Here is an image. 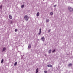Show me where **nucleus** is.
Returning <instances> with one entry per match:
<instances>
[{
	"label": "nucleus",
	"instance_id": "nucleus-8",
	"mask_svg": "<svg viewBox=\"0 0 73 73\" xmlns=\"http://www.w3.org/2000/svg\"><path fill=\"white\" fill-rule=\"evenodd\" d=\"M41 28L39 29V33H38L39 35H40L41 34Z\"/></svg>",
	"mask_w": 73,
	"mask_h": 73
},
{
	"label": "nucleus",
	"instance_id": "nucleus-15",
	"mask_svg": "<svg viewBox=\"0 0 73 73\" xmlns=\"http://www.w3.org/2000/svg\"><path fill=\"white\" fill-rule=\"evenodd\" d=\"M24 7V5H23L22 6H21V8H23Z\"/></svg>",
	"mask_w": 73,
	"mask_h": 73
},
{
	"label": "nucleus",
	"instance_id": "nucleus-1",
	"mask_svg": "<svg viewBox=\"0 0 73 73\" xmlns=\"http://www.w3.org/2000/svg\"><path fill=\"white\" fill-rule=\"evenodd\" d=\"M29 19V17L27 15H26L24 16V19L25 20V21H27L28 20V19Z\"/></svg>",
	"mask_w": 73,
	"mask_h": 73
},
{
	"label": "nucleus",
	"instance_id": "nucleus-9",
	"mask_svg": "<svg viewBox=\"0 0 73 73\" xmlns=\"http://www.w3.org/2000/svg\"><path fill=\"white\" fill-rule=\"evenodd\" d=\"M39 15H40V13H39V12H38L36 14V16H37V17H38Z\"/></svg>",
	"mask_w": 73,
	"mask_h": 73
},
{
	"label": "nucleus",
	"instance_id": "nucleus-13",
	"mask_svg": "<svg viewBox=\"0 0 73 73\" xmlns=\"http://www.w3.org/2000/svg\"><path fill=\"white\" fill-rule=\"evenodd\" d=\"M72 64L71 63L69 64H68V66H72Z\"/></svg>",
	"mask_w": 73,
	"mask_h": 73
},
{
	"label": "nucleus",
	"instance_id": "nucleus-19",
	"mask_svg": "<svg viewBox=\"0 0 73 73\" xmlns=\"http://www.w3.org/2000/svg\"><path fill=\"white\" fill-rule=\"evenodd\" d=\"M15 32H17V29H16L15 30Z\"/></svg>",
	"mask_w": 73,
	"mask_h": 73
},
{
	"label": "nucleus",
	"instance_id": "nucleus-11",
	"mask_svg": "<svg viewBox=\"0 0 73 73\" xmlns=\"http://www.w3.org/2000/svg\"><path fill=\"white\" fill-rule=\"evenodd\" d=\"M52 52V50L50 49L48 50V53L49 54L50 53Z\"/></svg>",
	"mask_w": 73,
	"mask_h": 73
},
{
	"label": "nucleus",
	"instance_id": "nucleus-14",
	"mask_svg": "<svg viewBox=\"0 0 73 73\" xmlns=\"http://www.w3.org/2000/svg\"><path fill=\"white\" fill-rule=\"evenodd\" d=\"M28 48H31V45H29L28 47Z\"/></svg>",
	"mask_w": 73,
	"mask_h": 73
},
{
	"label": "nucleus",
	"instance_id": "nucleus-23",
	"mask_svg": "<svg viewBox=\"0 0 73 73\" xmlns=\"http://www.w3.org/2000/svg\"><path fill=\"white\" fill-rule=\"evenodd\" d=\"M50 30H49L48 31V33H49L50 32Z\"/></svg>",
	"mask_w": 73,
	"mask_h": 73
},
{
	"label": "nucleus",
	"instance_id": "nucleus-12",
	"mask_svg": "<svg viewBox=\"0 0 73 73\" xmlns=\"http://www.w3.org/2000/svg\"><path fill=\"white\" fill-rule=\"evenodd\" d=\"M17 62H16L15 63V64H14V66H16V65H17Z\"/></svg>",
	"mask_w": 73,
	"mask_h": 73
},
{
	"label": "nucleus",
	"instance_id": "nucleus-10",
	"mask_svg": "<svg viewBox=\"0 0 73 73\" xmlns=\"http://www.w3.org/2000/svg\"><path fill=\"white\" fill-rule=\"evenodd\" d=\"M38 68H37L36 70V72L35 73H38Z\"/></svg>",
	"mask_w": 73,
	"mask_h": 73
},
{
	"label": "nucleus",
	"instance_id": "nucleus-20",
	"mask_svg": "<svg viewBox=\"0 0 73 73\" xmlns=\"http://www.w3.org/2000/svg\"><path fill=\"white\" fill-rule=\"evenodd\" d=\"M44 73H47V71H44Z\"/></svg>",
	"mask_w": 73,
	"mask_h": 73
},
{
	"label": "nucleus",
	"instance_id": "nucleus-18",
	"mask_svg": "<svg viewBox=\"0 0 73 73\" xmlns=\"http://www.w3.org/2000/svg\"><path fill=\"white\" fill-rule=\"evenodd\" d=\"M55 51H56V50L55 49L54 50L52 51V53H54Z\"/></svg>",
	"mask_w": 73,
	"mask_h": 73
},
{
	"label": "nucleus",
	"instance_id": "nucleus-5",
	"mask_svg": "<svg viewBox=\"0 0 73 73\" xmlns=\"http://www.w3.org/2000/svg\"><path fill=\"white\" fill-rule=\"evenodd\" d=\"M45 39V38L43 36L41 38V40H42V41H44V40Z\"/></svg>",
	"mask_w": 73,
	"mask_h": 73
},
{
	"label": "nucleus",
	"instance_id": "nucleus-2",
	"mask_svg": "<svg viewBox=\"0 0 73 73\" xmlns=\"http://www.w3.org/2000/svg\"><path fill=\"white\" fill-rule=\"evenodd\" d=\"M68 9L70 12H72V11H73V9L70 7H68Z\"/></svg>",
	"mask_w": 73,
	"mask_h": 73
},
{
	"label": "nucleus",
	"instance_id": "nucleus-21",
	"mask_svg": "<svg viewBox=\"0 0 73 73\" xmlns=\"http://www.w3.org/2000/svg\"><path fill=\"white\" fill-rule=\"evenodd\" d=\"M0 8L1 9H2V5L0 6Z\"/></svg>",
	"mask_w": 73,
	"mask_h": 73
},
{
	"label": "nucleus",
	"instance_id": "nucleus-17",
	"mask_svg": "<svg viewBox=\"0 0 73 73\" xmlns=\"http://www.w3.org/2000/svg\"><path fill=\"white\" fill-rule=\"evenodd\" d=\"M50 15H51V16L53 15V12H51L50 13Z\"/></svg>",
	"mask_w": 73,
	"mask_h": 73
},
{
	"label": "nucleus",
	"instance_id": "nucleus-4",
	"mask_svg": "<svg viewBox=\"0 0 73 73\" xmlns=\"http://www.w3.org/2000/svg\"><path fill=\"white\" fill-rule=\"evenodd\" d=\"M6 50V48L5 47H4L3 48L2 52H3L4 51H5V50Z\"/></svg>",
	"mask_w": 73,
	"mask_h": 73
},
{
	"label": "nucleus",
	"instance_id": "nucleus-6",
	"mask_svg": "<svg viewBox=\"0 0 73 73\" xmlns=\"http://www.w3.org/2000/svg\"><path fill=\"white\" fill-rule=\"evenodd\" d=\"M49 19H46V23H48V22H49Z\"/></svg>",
	"mask_w": 73,
	"mask_h": 73
},
{
	"label": "nucleus",
	"instance_id": "nucleus-16",
	"mask_svg": "<svg viewBox=\"0 0 73 73\" xmlns=\"http://www.w3.org/2000/svg\"><path fill=\"white\" fill-rule=\"evenodd\" d=\"M3 62H4V59H2L1 60V63L2 64V63H3Z\"/></svg>",
	"mask_w": 73,
	"mask_h": 73
},
{
	"label": "nucleus",
	"instance_id": "nucleus-24",
	"mask_svg": "<svg viewBox=\"0 0 73 73\" xmlns=\"http://www.w3.org/2000/svg\"><path fill=\"white\" fill-rule=\"evenodd\" d=\"M10 24H12V21H11L10 23Z\"/></svg>",
	"mask_w": 73,
	"mask_h": 73
},
{
	"label": "nucleus",
	"instance_id": "nucleus-22",
	"mask_svg": "<svg viewBox=\"0 0 73 73\" xmlns=\"http://www.w3.org/2000/svg\"><path fill=\"white\" fill-rule=\"evenodd\" d=\"M57 6V5H54L53 7H56Z\"/></svg>",
	"mask_w": 73,
	"mask_h": 73
},
{
	"label": "nucleus",
	"instance_id": "nucleus-3",
	"mask_svg": "<svg viewBox=\"0 0 73 73\" xmlns=\"http://www.w3.org/2000/svg\"><path fill=\"white\" fill-rule=\"evenodd\" d=\"M9 17L10 19H12V16L11 15H9Z\"/></svg>",
	"mask_w": 73,
	"mask_h": 73
},
{
	"label": "nucleus",
	"instance_id": "nucleus-7",
	"mask_svg": "<svg viewBox=\"0 0 73 73\" xmlns=\"http://www.w3.org/2000/svg\"><path fill=\"white\" fill-rule=\"evenodd\" d=\"M47 66L48 67H52V65L51 64H48L47 65Z\"/></svg>",
	"mask_w": 73,
	"mask_h": 73
}]
</instances>
